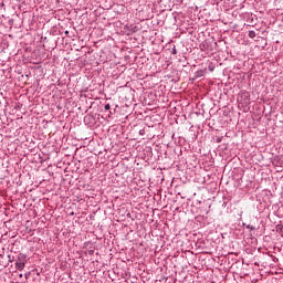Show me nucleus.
<instances>
[{
  "instance_id": "f257e3e1",
  "label": "nucleus",
  "mask_w": 283,
  "mask_h": 283,
  "mask_svg": "<svg viewBox=\"0 0 283 283\" xmlns=\"http://www.w3.org/2000/svg\"><path fill=\"white\" fill-rule=\"evenodd\" d=\"M15 269H18V271H23V269H25V262L19 260L15 262Z\"/></svg>"
},
{
  "instance_id": "f03ea898",
  "label": "nucleus",
  "mask_w": 283,
  "mask_h": 283,
  "mask_svg": "<svg viewBox=\"0 0 283 283\" xmlns=\"http://www.w3.org/2000/svg\"><path fill=\"white\" fill-rule=\"evenodd\" d=\"M249 36L250 39H255V31H250Z\"/></svg>"
},
{
  "instance_id": "7ed1b4c3",
  "label": "nucleus",
  "mask_w": 283,
  "mask_h": 283,
  "mask_svg": "<svg viewBox=\"0 0 283 283\" xmlns=\"http://www.w3.org/2000/svg\"><path fill=\"white\" fill-rule=\"evenodd\" d=\"M109 108H111L109 104H106V105L104 106V109H106V111H108Z\"/></svg>"
},
{
  "instance_id": "20e7f679",
  "label": "nucleus",
  "mask_w": 283,
  "mask_h": 283,
  "mask_svg": "<svg viewBox=\"0 0 283 283\" xmlns=\"http://www.w3.org/2000/svg\"><path fill=\"white\" fill-rule=\"evenodd\" d=\"M20 277H23V274H20Z\"/></svg>"
}]
</instances>
